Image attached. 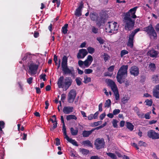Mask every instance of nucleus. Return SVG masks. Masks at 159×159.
<instances>
[{
    "mask_svg": "<svg viewBox=\"0 0 159 159\" xmlns=\"http://www.w3.org/2000/svg\"><path fill=\"white\" fill-rule=\"evenodd\" d=\"M66 119L67 120H69L71 119L76 120L77 118L75 115H70L66 116Z\"/></svg>",
    "mask_w": 159,
    "mask_h": 159,
    "instance_id": "28",
    "label": "nucleus"
},
{
    "mask_svg": "<svg viewBox=\"0 0 159 159\" xmlns=\"http://www.w3.org/2000/svg\"><path fill=\"white\" fill-rule=\"evenodd\" d=\"M138 8V7H135L130 9L128 12L126 13L125 16L130 17L133 19L136 18L137 16L135 15V13Z\"/></svg>",
    "mask_w": 159,
    "mask_h": 159,
    "instance_id": "8",
    "label": "nucleus"
},
{
    "mask_svg": "<svg viewBox=\"0 0 159 159\" xmlns=\"http://www.w3.org/2000/svg\"><path fill=\"white\" fill-rule=\"evenodd\" d=\"M120 112V110L119 109H115L113 110V113L114 115H116Z\"/></svg>",
    "mask_w": 159,
    "mask_h": 159,
    "instance_id": "54",
    "label": "nucleus"
},
{
    "mask_svg": "<svg viewBox=\"0 0 159 159\" xmlns=\"http://www.w3.org/2000/svg\"><path fill=\"white\" fill-rule=\"evenodd\" d=\"M108 85L110 87L111 90L114 93L118 92L117 87L115 82L113 80H108Z\"/></svg>",
    "mask_w": 159,
    "mask_h": 159,
    "instance_id": "15",
    "label": "nucleus"
},
{
    "mask_svg": "<svg viewBox=\"0 0 159 159\" xmlns=\"http://www.w3.org/2000/svg\"><path fill=\"white\" fill-rule=\"evenodd\" d=\"M89 16L90 19L93 21L96 20L99 17L98 14L95 12H91Z\"/></svg>",
    "mask_w": 159,
    "mask_h": 159,
    "instance_id": "22",
    "label": "nucleus"
},
{
    "mask_svg": "<svg viewBox=\"0 0 159 159\" xmlns=\"http://www.w3.org/2000/svg\"><path fill=\"white\" fill-rule=\"evenodd\" d=\"M125 126H126L127 128H128L131 131H132L134 129V125L132 123L129 122H126Z\"/></svg>",
    "mask_w": 159,
    "mask_h": 159,
    "instance_id": "24",
    "label": "nucleus"
},
{
    "mask_svg": "<svg viewBox=\"0 0 159 159\" xmlns=\"http://www.w3.org/2000/svg\"><path fill=\"white\" fill-rule=\"evenodd\" d=\"M74 108L72 107L65 106L63 109V111L65 114H69L73 111Z\"/></svg>",
    "mask_w": 159,
    "mask_h": 159,
    "instance_id": "16",
    "label": "nucleus"
},
{
    "mask_svg": "<svg viewBox=\"0 0 159 159\" xmlns=\"http://www.w3.org/2000/svg\"><path fill=\"white\" fill-rule=\"evenodd\" d=\"M82 144L84 145H87L90 147H93L92 144L91 142L89 140L83 141Z\"/></svg>",
    "mask_w": 159,
    "mask_h": 159,
    "instance_id": "29",
    "label": "nucleus"
},
{
    "mask_svg": "<svg viewBox=\"0 0 159 159\" xmlns=\"http://www.w3.org/2000/svg\"><path fill=\"white\" fill-rule=\"evenodd\" d=\"M111 101L109 99L106 100L105 103L104 107H109L111 106Z\"/></svg>",
    "mask_w": 159,
    "mask_h": 159,
    "instance_id": "37",
    "label": "nucleus"
},
{
    "mask_svg": "<svg viewBox=\"0 0 159 159\" xmlns=\"http://www.w3.org/2000/svg\"><path fill=\"white\" fill-rule=\"evenodd\" d=\"M56 140V146H59L60 144V140L58 138H56L55 139Z\"/></svg>",
    "mask_w": 159,
    "mask_h": 159,
    "instance_id": "57",
    "label": "nucleus"
},
{
    "mask_svg": "<svg viewBox=\"0 0 159 159\" xmlns=\"http://www.w3.org/2000/svg\"><path fill=\"white\" fill-rule=\"evenodd\" d=\"M144 31L147 33V34L151 39L152 38L154 39H157V34L151 24L144 28Z\"/></svg>",
    "mask_w": 159,
    "mask_h": 159,
    "instance_id": "4",
    "label": "nucleus"
},
{
    "mask_svg": "<svg viewBox=\"0 0 159 159\" xmlns=\"http://www.w3.org/2000/svg\"><path fill=\"white\" fill-rule=\"evenodd\" d=\"M91 62H89L86 60L84 61V64L86 67H88L91 65Z\"/></svg>",
    "mask_w": 159,
    "mask_h": 159,
    "instance_id": "53",
    "label": "nucleus"
},
{
    "mask_svg": "<svg viewBox=\"0 0 159 159\" xmlns=\"http://www.w3.org/2000/svg\"><path fill=\"white\" fill-rule=\"evenodd\" d=\"M92 32L94 34H97L98 32V29L94 27H92Z\"/></svg>",
    "mask_w": 159,
    "mask_h": 159,
    "instance_id": "55",
    "label": "nucleus"
},
{
    "mask_svg": "<svg viewBox=\"0 0 159 159\" xmlns=\"http://www.w3.org/2000/svg\"><path fill=\"white\" fill-rule=\"evenodd\" d=\"M64 77L63 76H61L58 79L57 84L59 88H63L64 85L63 84Z\"/></svg>",
    "mask_w": 159,
    "mask_h": 159,
    "instance_id": "18",
    "label": "nucleus"
},
{
    "mask_svg": "<svg viewBox=\"0 0 159 159\" xmlns=\"http://www.w3.org/2000/svg\"><path fill=\"white\" fill-rule=\"evenodd\" d=\"M128 52L126 50H122L120 52V57H122L124 55L128 54Z\"/></svg>",
    "mask_w": 159,
    "mask_h": 159,
    "instance_id": "38",
    "label": "nucleus"
},
{
    "mask_svg": "<svg viewBox=\"0 0 159 159\" xmlns=\"http://www.w3.org/2000/svg\"><path fill=\"white\" fill-rule=\"evenodd\" d=\"M153 95L156 98H159V85H156L155 88L153 90Z\"/></svg>",
    "mask_w": 159,
    "mask_h": 159,
    "instance_id": "19",
    "label": "nucleus"
},
{
    "mask_svg": "<svg viewBox=\"0 0 159 159\" xmlns=\"http://www.w3.org/2000/svg\"><path fill=\"white\" fill-rule=\"evenodd\" d=\"M108 25L106 30L109 29L108 32L109 33H112L113 31L117 30H118V27L117 26V23L115 22H109Z\"/></svg>",
    "mask_w": 159,
    "mask_h": 159,
    "instance_id": "7",
    "label": "nucleus"
},
{
    "mask_svg": "<svg viewBox=\"0 0 159 159\" xmlns=\"http://www.w3.org/2000/svg\"><path fill=\"white\" fill-rule=\"evenodd\" d=\"M128 65H122L120 68L117 73L116 78L117 82L120 84L125 83L126 87L129 85V82L127 79L125 80V78L127 76V70Z\"/></svg>",
    "mask_w": 159,
    "mask_h": 159,
    "instance_id": "1",
    "label": "nucleus"
},
{
    "mask_svg": "<svg viewBox=\"0 0 159 159\" xmlns=\"http://www.w3.org/2000/svg\"><path fill=\"white\" fill-rule=\"evenodd\" d=\"M138 145L139 146H146L147 145L146 143L143 141H139L138 142Z\"/></svg>",
    "mask_w": 159,
    "mask_h": 159,
    "instance_id": "43",
    "label": "nucleus"
},
{
    "mask_svg": "<svg viewBox=\"0 0 159 159\" xmlns=\"http://www.w3.org/2000/svg\"><path fill=\"white\" fill-rule=\"evenodd\" d=\"M70 132L72 135L75 136L77 134L78 132L77 129L75 130L73 128L71 127L70 129Z\"/></svg>",
    "mask_w": 159,
    "mask_h": 159,
    "instance_id": "31",
    "label": "nucleus"
},
{
    "mask_svg": "<svg viewBox=\"0 0 159 159\" xmlns=\"http://www.w3.org/2000/svg\"><path fill=\"white\" fill-rule=\"evenodd\" d=\"M129 72L131 75L137 76L139 74V70L138 67L136 66H133L130 68Z\"/></svg>",
    "mask_w": 159,
    "mask_h": 159,
    "instance_id": "10",
    "label": "nucleus"
},
{
    "mask_svg": "<svg viewBox=\"0 0 159 159\" xmlns=\"http://www.w3.org/2000/svg\"><path fill=\"white\" fill-rule=\"evenodd\" d=\"M127 45L131 48H132L133 46V40H128Z\"/></svg>",
    "mask_w": 159,
    "mask_h": 159,
    "instance_id": "39",
    "label": "nucleus"
},
{
    "mask_svg": "<svg viewBox=\"0 0 159 159\" xmlns=\"http://www.w3.org/2000/svg\"><path fill=\"white\" fill-rule=\"evenodd\" d=\"M157 51L152 49L149 51L148 52V55L151 57H156L157 55Z\"/></svg>",
    "mask_w": 159,
    "mask_h": 159,
    "instance_id": "20",
    "label": "nucleus"
},
{
    "mask_svg": "<svg viewBox=\"0 0 159 159\" xmlns=\"http://www.w3.org/2000/svg\"><path fill=\"white\" fill-rule=\"evenodd\" d=\"M57 121L54 122L53 124V126L50 128V130L51 131H53L55 129L57 126Z\"/></svg>",
    "mask_w": 159,
    "mask_h": 159,
    "instance_id": "42",
    "label": "nucleus"
},
{
    "mask_svg": "<svg viewBox=\"0 0 159 159\" xmlns=\"http://www.w3.org/2000/svg\"><path fill=\"white\" fill-rule=\"evenodd\" d=\"M148 67L151 71H154L156 69L155 64L153 63L150 62L149 64Z\"/></svg>",
    "mask_w": 159,
    "mask_h": 159,
    "instance_id": "25",
    "label": "nucleus"
},
{
    "mask_svg": "<svg viewBox=\"0 0 159 159\" xmlns=\"http://www.w3.org/2000/svg\"><path fill=\"white\" fill-rule=\"evenodd\" d=\"M39 67V65L36 64L35 63H31L28 66L29 72L31 75H35Z\"/></svg>",
    "mask_w": 159,
    "mask_h": 159,
    "instance_id": "5",
    "label": "nucleus"
},
{
    "mask_svg": "<svg viewBox=\"0 0 159 159\" xmlns=\"http://www.w3.org/2000/svg\"><path fill=\"white\" fill-rule=\"evenodd\" d=\"M155 29L157 32L159 34V23L157 25Z\"/></svg>",
    "mask_w": 159,
    "mask_h": 159,
    "instance_id": "64",
    "label": "nucleus"
},
{
    "mask_svg": "<svg viewBox=\"0 0 159 159\" xmlns=\"http://www.w3.org/2000/svg\"><path fill=\"white\" fill-rule=\"evenodd\" d=\"M68 58L65 55H64L62 58L61 64L62 70L63 73L65 75H70L74 78L75 77V72L74 68L71 67L70 68L67 66Z\"/></svg>",
    "mask_w": 159,
    "mask_h": 159,
    "instance_id": "2",
    "label": "nucleus"
},
{
    "mask_svg": "<svg viewBox=\"0 0 159 159\" xmlns=\"http://www.w3.org/2000/svg\"><path fill=\"white\" fill-rule=\"evenodd\" d=\"M88 52L86 49H81L79 50L77 57L78 59H83L88 54Z\"/></svg>",
    "mask_w": 159,
    "mask_h": 159,
    "instance_id": "13",
    "label": "nucleus"
},
{
    "mask_svg": "<svg viewBox=\"0 0 159 159\" xmlns=\"http://www.w3.org/2000/svg\"><path fill=\"white\" fill-rule=\"evenodd\" d=\"M5 123L3 121H0V131H2V129L4 127Z\"/></svg>",
    "mask_w": 159,
    "mask_h": 159,
    "instance_id": "45",
    "label": "nucleus"
},
{
    "mask_svg": "<svg viewBox=\"0 0 159 159\" xmlns=\"http://www.w3.org/2000/svg\"><path fill=\"white\" fill-rule=\"evenodd\" d=\"M84 7V3L82 1L78 3V7L76 9L75 11V16L79 17L82 15V11Z\"/></svg>",
    "mask_w": 159,
    "mask_h": 159,
    "instance_id": "9",
    "label": "nucleus"
},
{
    "mask_svg": "<svg viewBox=\"0 0 159 159\" xmlns=\"http://www.w3.org/2000/svg\"><path fill=\"white\" fill-rule=\"evenodd\" d=\"M102 158L98 155L93 156L91 157L90 159H102Z\"/></svg>",
    "mask_w": 159,
    "mask_h": 159,
    "instance_id": "51",
    "label": "nucleus"
},
{
    "mask_svg": "<svg viewBox=\"0 0 159 159\" xmlns=\"http://www.w3.org/2000/svg\"><path fill=\"white\" fill-rule=\"evenodd\" d=\"M66 139L68 142L72 143L74 145L76 146H79V145L77 143V142L75 140L70 138L69 137H67V138Z\"/></svg>",
    "mask_w": 159,
    "mask_h": 159,
    "instance_id": "23",
    "label": "nucleus"
},
{
    "mask_svg": "<svg viewBox=\"0 0 159 159\" xmlns=\"http://www.w3.org/2000/svg\"><path fill=\"white\" fill-rule=\"evenodd\" d=\"M96 20L97 21V25L99 27H100L101 25H103L104 24L105 19L103 15H100Z\"/></svg>",
    "mask_w": 159,
    "mask_h": 159,
    "instance_id": "14",
    "label": "nucleus"
},
{
    "mask_svg": "<svg viewBox=\"0 0 159 159\" xmlns=\"http://www.w3.org/2000/svg\"><path fill=\"white\" fill-rule=\"evenodd\" d=\"M79 151L84 155H86L89 153V150L85 148H80Z\"/></svg>",
    "mask_w": 159,
    "mask_h": 159,
    "instance_id": "26",
    "label": "nucleus"
},
{
    "mask_svg": "<svg viewBox=\"0 0 159 159\" xmlns=\"http://www.w3.org/2000/svg\"><path fill=\"white\" fill-rule=\"evenodd\" d=\"M106 115V114L105 113L101 114L99 116L100 120H102L105 118Z\"/></svg>",
    "mask_w": 159,
    "mask_h": 159,
    "instance_id": "59",
    "label": "nucleus"
},
{
    "mask_svg": "<svg viewBox=\"0 0 159 159\" xmlns=\"http://www.w3.org/2000/svg\"><path fill=\"white\" fill-rule=\"evenodd\" d=\"M114 93L115 94V96L116 99V100L119 99L120 96L119 94V92H118Z\"/></svg>",
    "mask_w": 159,
    "mask_h": 159,
    "instance_id": "61",
    "label": "nucleus"
},
{
    "mask_svg": "<svg viewBox=\"0 0 159 159\" xmlns=\"http://www.w3.org/2000/svg\"><path fill=\"white\" fill-rule=\"evenodd\" d=\"M69 94H72L73 96H74V98H75L76 95V92L75 89L71 90Z\"/></svg>",
    "mask_w": 159,
    "mask_h": 159,
    "instance_id": "40",
    "label": "nucleus"
},
{
    "mask_svg": "<svg viewBox=\"0 0 159 159\" xmlns=\"http://www.w3.org/2000/svg\"><path fill=\"white\" fill-rule=\"evenodd\" d=\"M102 56L103 57L104 60L105 62H107V61L110 58V57L109 55L106 53H104Z\"/></svg>",
    "mask_w": 159,
    "mask_h": 159,
    "instance_id": "34",
    "label": "nucleus"
},
{
    "mask_svg": "<svg viewBox=\"0 0 159 159\" xmlns=\"http://www.w3.org/2000/svg\"><path fill=\"white\" fill-rule=\"evenodd\" d=\"M66 129V127L65 125H62V130L63 133L64 135L65 136V138L66 139L67 138V137H68V136L67 135Z\"/></svg>",
    "mask_w": 159,
    "mask_h": 159,
    "instance_id": "33",
    "label": "nucleus"
},
{
    "mask_svg": "<svg viewBox=\"0 0 159 159\" xmlns=\"http://www.w3.org/2000/svg\"><path fill=\"white\" fill-rule=\"evenodd\" d=\"M97 40L100 44H103L105 42V41L100 37L97 38Z\"/></svg>",
    "mask_w": 159,
    "mask_h": 159,
    "instance_id": "41",
    "label": "nucleus"
},
{
    "mask_svg": "<svg viewBox=\"0 0 159 159\" xmlns=\"http://www.w3.org/2000/svg\"><path fill=\"white\" fill-rule=\"evenodd\" d=\"M68 25L67 24H65L62 28V32L64 34L67 33L68 30L67 29Z\"/></svg>",
    "mask_w": 159,
    "mask_h": 159,
    "instance_id": "27",
    "label": "nucleus"
},
{
    "mask_svg": "<svg viewBox=\"0 0 159 159\" xmlns=\"http://www.w3.org/2000/svg\"><path fill=\"white\" fill-rule=\"evenodd\" d=\"M66 96L65 94L63 93L61 95V99L62 101V102H64V100L66 99Z\"/></svg>",
    "mask_w": 159,
    "mask_h": 159,
    "instance_id": "58",
    "label": "nucleus"
},
{
    "mask_svg": "<svg viewBox=\"0 0 159 159\" xmlns=\"http://www.w3.org/2000/svg\"><path fill=\"white\" fill-rule=\"evenodd\" d=\"M106 154L107 156H108L112 159H117V157L116 156L115 154L113 153L108 152H107Z\"/></svg>",
    "mask_w": 159,
    "mask_h": 159,
    "instance_id": "32",
    "label": "nucleus"
},
{
    "mask_svg": "<svg viewBox=\"0 0 159 159\" xmlns=\"http://www.w3.org/2000/svg\"><path fill=\"white\" fill-rule=\"evenodd\" d=\"M46 75L45 74H42L39 76V78L40 79H43V81L46 80Z\"/></svg>",
    "mask_w": 159,
    "mask_h": 159,
    "instance_id": "52",
    "label": "nucleus"
},
{
    "mask_svg": "<svg viewBox=\"0 0 159 159\" xmlns=\"http://www.w3.org/2000/svg\"><path fill=\"white\" fill-rule=\"evenodd\" d=\"M94 144L96 148L98 150L103 148L105 145L104 139L103 138H100L97 139L95 140Z\"/></svg>",
    "mask_w": 159,
    "mask_h": 159,
    "instance_id": "6",
    "label": "nucleus"
},
{
    "mask_svg": "<svg viewBox=\"0 0 159 159\" xmlns=\"http://www.w3.org/2000/svg\"><path fill=\"white\" fill-rule=\"evenodd\" d=\"M102 122L101 121H98L96 122H94V125L95 126H96L101 125L102 124Z\"/></svg>",
    "mask_w": 159,
    "mask_h": 159,
    "instance_id": "60",
    "label": "nucleus"
},
{
    "mask_svg": "<svg viewBox=\"0 0 159 159\" xmlns=\"http://www.w3.org/2000/svg\"><path fill=\"white\" fill-rule=\"evenodd\" d=\"M93 71V70L90 69H86L84 70V72L86 74H89L92 73Z\"/></svg>",
    "mask_w": 159,
    "mask_h": 159,
    "instance_id": "48",
    "label": "nucleus"
},
{
    "mask_svg": "<svg viewBox=\"0 0 159 159\" xmlns=\"http://www.w3.org/2000/svg\"><path fill=\"white\" fill-rule=\"evenodd\" d=\"M75 80L76 83L77 84L78 86H80L82 84V82L80 80V78H76L75 79Z\"/></svg>",
    "mask_w": 159,
    "mask_h": 159,
    "instance_id": "47",
    "label": "nucleus"
},
{
    "mask_svg": "<svg viewBox=\"0 0 159 159\" xmlns=\"http://www.w3.org/2000/svg\"><path fill=\"white\" fill-rule=\"evenodd\" d=\"M145 102L146 103V105L149 106H151L152 103V99L146 100Z\"/></svg>",
    "mask_w": 159,
    "mask_h": 159,
    "instance_id": "46",
    "label": "nucleus"
},
{
    "mask_svg": "<svg viewBox=\"0 0 159 159\" xmlns=\"http://www.w3.org/2000/svg\"><path fill=\"white\" fill-rule=\"evenodd\" d=\"M72 82V80L70 77H66L65 79L64 82V87L65 90H67L71 85Z\"/></svg>",
    "mask_w": 159,
    "mask_h": 159,
    "instance_id": "12",
    "label": "nucleus"
},
{
    "mask_svg": "<svg viewBox=\"0 0 159 159\" xmlns=\"http://www.w3.org/2000/svg\"><path fill=\"white\" fill-rule=\"evenodd\" d=\"M78 64L80 67H82L84 64V62L81 60H79L78 62Z\"/></svg>",
    "mask_w": 159,
    "mask_h": 159,
    "instance_id": "63",
    "label": "nucleus"
},
{
    "mask_svg": "<svg viewBox=\"0 0 159 159\" xmlns=\"http://www.w3.org/2000/svg\"><path fill=\"white\" fill-rule=\"evenodd\" d=\"M94 131V129H91L90 130H84L82 132V134L83 136L84 137H88Z\"/></svg>",
    "mask_w": 159,
    "mask_h": 159,
    "instance_id": "21",
    "label": "nucleus"
},
{
    "mask_svg": "<svg viewBox=\"0 0 159 159\" xmlns=\"http://www.w3.org/2000/svg\"><path fill=\"white\" fill-rule=\"evenodd\" d=\"M74 96H73L72 94L69 93L68 98V101L69 103H72L75 98H74Z\"/></svg>",
    "mask_w": 159,
    "mask_h": 159,
    "instance_id": "30",
    "label": "nucleus"
},
{
    "mask_svg": "<svg viewBox=\"0 0 159 159\" xmlns=\"http://www.w3.org/2000/svg\"><path fill=\"white\" fill-rule=\"evenodd\" d=\"M86 60L91 63L93 61V58L91 55H89L88 56L87 59Z\"/></svg>",
    "mask_w": 159,
    "mask_h": 159,
    "instance_id": "49",
    "label": "nucleus"
},
{
    "mask_svg": "<svg viewBox=\"0 0 159 159\" xmlns=\"http://www.w3.org/2000/svg\"><path fill=\"white\" fill-rule=\"evenodd\" d=\"M148 135L149 137L152 139H159V134L152 130H151L148 132Z\"/></svg>",
    "mask_w": 159,
    "mask_h": 159,
    "instance_id": "11",
    "label": "nucleus"
},
{
    "mask_svg": "<svg viewBox=\"0 0 159 159\" xmlns=\"http://www.w3.org/2000/svg\"><path fill=\"white\" fill-rule=\"evenodd\" d=\"M153 81L154 82L156 83L158 80V76L157 75H153L152 77Z\"/></svg>",
    "mask_w": 159,
    "mask_h": 159,
    "instance_id": "50",
    "label": "nucleus"
},
{
    "mask_svg": "<svg viewBox=\"0 0 159 159\" xmlns=\"http://www.w3.org/2000/svg\"><path fill=\"white\" fill-rule=\"evenodd\" d=\"M114 68L115 66L114 65L111 66L108 68V70L110 72H112L114 70Z\"/></svg>",
    "mask_w": 159,
    "mask_h": 159,
    "instance_id": "56",
    "label": "nucleus"
},
{
    "mask_svg": "<svg viewBox=\"0 0 159 159\" xmlns=\"http://www.w3.org/2000/svg\"><path fill=\"white\" fill-rule=\"evenodd\" d=\"M33 78L30 77L27 79V82L29 84H30L32 83Z\"/></svg>",
    "mask_w": 159,
    "mask_h": 159,
    "instance_id": "62",
    "label": "nucleus"
},
{
    "mask_svg": "<svg viewBox=\"0 0 159 159\" xmlns=\"http://www.w3.org/2000/svg\"><path fill=\"white\" fill-rule=\"evenodd\" d=\"M124 23H125V30L130 31L134 26L135 20H132L131 17L125 16L124 18Z\"/></svg>",
    "mask_w": 159,
    "mask_h": 159,
    "instance_id": "3",
    "label": "nucleus"
},
{
    "mask_svg": "<svg viewBox=\"0 0 159 159\" xmlns=\"http://www.w3.org/2000/svg\"><path fill=\"white\" fill-rule=\"evenodd\" d=\"M140 30L139 28L135 29L134 30L132 31L130 34L129 35L128 40H134V38L135 34Z\"/></svg>",
    "mask_w": 159,
    "mask_h": 159,
    "instance_id": "17",
    "label": "nucleus"
},
{
    "mask_svg": "<svg viewBox=\"0 0 159 159\" xmlns=\"http://www.w3.org/2000/svg\"><path fill=\"white\" fill-rule=\"evenodd\" d=\"M84 82L85 84H87L91 81V78L88 77L87 75H85L84 77Z\"/></svg>",
    "mask_w": 159,
    "mask_h": 159,
    "instance_id": "36",
    "label": "nucleus"
},
{
    "mask_svg": "<svg viewBox=\"0 0 159 159\" xmlns=\"http://www.w3.org/2000/svg\"><path fill=\"white\" fill-rule=\"evenodd\" d=\"M88 52L91 54H92L95 52V50L93 48L91 47H88L87 48Z\"/></svg>",
    "mask_w": 159,
    "mask_h": 159,
    "instance_id": "35",
    "label": "nucleus"
},
{
    "mask_svg": "<svg viewBox=\"0 0 159 159\" xmlns=\"http://www.w3.org/2000/svg\"><path fill=\"white\" fill-rule=\"evenodd\" d=\"M118 121L115 119L114 120L113 122H112V125L113 126L114 128H117L118 127V125H117V123H118Z\"/></svg>",
    "mask_w": 159,
    "mask_h": 159,
    "instance_id": "44",
    "label": "nucleus"
}]
</instances>
